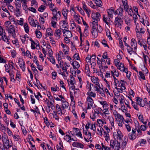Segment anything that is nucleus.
Wrapping results in <instances>:
<instances>
[{
  "instance_id": "obj_1",
  "label": "nucleus",
  "mask_w": 150,
  "mask_h": 150,
  "mask_svg": "<svg viewBox=\"0 0 150 150\" xmlns=\"http://www.w3.org/2000/svg\"><path fill=\"white\" fill-rule=\"evenodd\" d=\"M70 81L69 79L67 80L69 88L70 89L73 90L75 88L74 84L76 83L75 78L72 76H70Z\"/></svg>"
},
{
  "instance_id": "obj_2",
  "label": "nucleus",
  "mask_w": 150,
  "mask_h": 150,
  "mask_svg": "<svg viewBox=\"0 0 150 150\" xmlns=\"http://www.w3.org/2000/svg\"><path fill=\"white\" fill-rule=\"evenodd\" d=\"M114 138L115 140H121L122 138L123 135L122 132L119 130H117L113 133Z\"/></svg>"
},
{
  "instance_id": "obj_3",
  "label": "nucleus",
  "mask_w": 150,
  "mask_h": 150,
  "mask_svg": "<svg viewBox=\"0 0 150 150\" xmlns=\"http://www.w3.org/2000/svg\"><path fill=\"white\" fill-rule=\"evenodd\" d=\"M6 27L8 28L7 30L8 33L11 35L12 36L15 38L16 37V35L14 26L13 25H11L9 27L8 26H6Z\"/></svg>"
},
{
  "instance_id": "obj_4",
  "label": "nucleus",
  "mask_w": 150,
  "mask_h": 150,
  "mask_svg": "<svg viewBox=\"0 0 150 150\" xmlns=\"http://www.w3.org/2000/svg\"><path fill=\"white\" fill-rule=\"evenodd\" d=\"M3 144L6 147V150L8 149H9L12 146V144L10 142L8 138L7 137H4L3 138Z\"/></svg>"
},
{
  "instance_id": "obj_5",
  "label": "nucleus",
  "mask_w": 150,
  "mask_h": 150,
  "mask_svg": "<svg viewBox=\"0 0 150 150\" xmlns=\"http://www.w3.org/2000/svg\"><path fill=\"white\" fill-rule=\"evenodd\" d=\"M121 18L117 16L115 17L114 21L115 25L117 27H119L120 28H121L123 22Z\"/></svg>"
},
{
  "instance_id": "obj_6",
  "label": "nucleus",
  "mask_w": 150,
  "mask_h": 150,
  "mask_svg": "<svg viewBox=\"0 0 150 150\" xmlns=\"http://www.w3.org/2000/svg\"><path fill=\"white\" fill-rule=\"evenodd\" d=\"M86 103L88 104L87 109H90L92 107L94 104L93 99L90 97L88 96L87 97Z\"/></svg>"
},
{
  "instance_id": "obj_7",
  "label": "nucleus",
  "mask_w": 150,
  "mask_h": 150,
  "mask_svg": "<svg viewBox=\"0 0 150 150\" xmlns=\"http://www.w3.org/2000/svg\"><path fill=\"white\" fill-rule=\"evenodd\" d=\"M91 17L92 19L95 20L94 21H100L101 18V16L100 13L98 12L96 13H93L91 14Z\"/></svg>"
},
{
  "instance_id": "obj_8",
  "label": "nucleus",
  "mask_w": 150,
  "mask_h": 150,
  "mask_svg": "<svg viewBox=\"0 0 150 150\" xmlns=\"http://www.w3.org/2000/svg\"><path fill=\"white\" fill-rule=\"evenodd\" d=\"M124 12V11L122 8L121 7H119L116 11H115V15H117L118 17L122 18L123 17V13Z\"/></svg>"
},
{
  "instance_id": "obj_9",
  "label": "nucleus",
  "mask_w": 150,
  "mask_h": 150,
  "mask_svg": "<svg viewBox=\"0 0 150 150\" xmlns=\"http://www.w3.org/2000/svg\"><path fill=\"white\" fill-rule=\"evenodd\" d=\"M115 10L113 7H111L107 10L109 17L112 18L113 17V14L115 15Z\"/></svg>"
},
{
  "instance_id": "obj_10",
  "label": "nucleus",
  "mask_w": 150,
  "mask_h": 150,
  "mask_svg": "<svg viewBox=\"0 0 150 150\" xmlns=\"http://www.w3.org/2000/svg\"><path fill=\"white\" fill-rule=\"evenodd\" d=\"M127 39V37H124L123 39L124 42L125 46L127 47V50L128 52L130 55H131L133 49V48L131 47H130L129 45H128L126 42H125V40H126Z\"/></svg>"
},
{
  "instance_id": "obj_11",
  "label": "nucleus",
  "mask_w": 150,
  "mask_h": 150,
  "mask_svg": "<svg viewBox=\"0 0 150 150\" xmlns=\"http://www.w3.org/2000/svg\"><path fill=\"white\" fill-rule=\"evenodd\" d=\"M117 143H118V141L117 140H111L110 142V146L111 147V148L113 149L115 146V145ZM116 147H117V149L118 148H121L120 147V143H118V144H117V145L116 146Z\"/></svg>"
},
{
  "instance_id": "obj_12",
  "label": "nucleus",
  "mask_w": 150,
  "mask_h": 150,
  "mask_svg": "<svg viewBox=\"0 0 150 150\" xmlns=\"http://www.w3.org/2000/svg\"><path fill=\"white\" fill-rule=\"evenodd\" d=\"M117 68L122 72H127V69L125 67L124 64L123 63H121L120 65H118L117 66Z\"/></svg>"
},
{
  "instance_id": "obj_13",
  "label": "nucleus",
  "mask_w": 150,
  "mask_h": 150,
  "mask_svg": "<svg viewBox=\"0 0 150 150\" xmlns=\"http://www.w3.org/2000/svg\"><path fill=\"white\" fill-rule=\"evenodd\" d=\"M103 20L104 22L107 25H109L110 23V18L107 15L104 14L103 15Z\"/></svg>"
},
{
  "instance_id": "obj_14",
  "label": "nucleus",
  "mask_w": 150,
  "mask_h": 150,
  "mask_svg": "<svg viewBox=\"0 0 150 150\" xmlns=\"http://www.w3.org/2000/svg\"><path fill=\"white\" fill-rule=\"evenodd\" d=\"M28 21L31 25L35 27H36L37 25H38V24H39L38 22L37 21V24H35L34 20L31 16H29V17Z\"/></svg>"
},
{
  "instance_id": "obj_15",
  "label": "nucleus",
  "mask_w": 150,
  "mask_h": 150,
  "mask_svg": "<svg viewBox=\"0 0 150 150\" xmlns=\"http://www.w3.org/2000/svg\"><path fill=\"white\" fill-rule=\"evenodd\" d=\"M131 46L133 48L134 50H135L137 49V44L135 39L132 38L131 40Z\"/></svg>"
},
{
  "instance_id": "obj_16",
  "label": "nucleus",
  "mask_w": 150,
  "mask_h": 150,
  "mask_svg": "<svg viewBox=\"0 0 150 150\" xmlns=\"http://www.w3.org/2000/svg\"><path fill=\"white\" fill-rule=\"evenodd\" d=\"M91 80L93 83L96 84L99 88H100V84L98 82V78H96L95 76H93L91 78Z\"/></svg>"
},
{
  "instance_id": "obj_17",
  "label": "nucleus",
  "mask_w": 150,
  "mask_h": 150,
  "mask_svg": "<svg viewBox=\"0 0 150 150\" xmlns=\"http://www.w3.org/2000/svg\"><path fill=\"white\" fill-rule=\"evenodd\" d=\"M66 135L64 136V139L69 142H71V140L75 141L73 138H71V137L69 135L67 134V133H66Z\"/></svg>"
},
{
  "instance_id": "obj_18",
  "label": "nucleus",
  "mask_w": 150,
  "mask_h": 150,
  "mask_svg": "<svg viewBox=\"0 0 150 150\" xmlns=\"http://www.w3.org/2000/svg\"><path fill=\"white\" fill-rule=\"evenodd\" d=\"M1 37L2 39L6 43H7L8 44H9L10 42L9 41V39H8L6 35V33L5 32H4V34H3V35H1Z\"/></svg>"
},
{
  "instance_id": "obj_19",
  "label": "nucleus",
  "mask_w": 150,
  "mask_h": 150,
  "mask_svg": "<svg viewBox=\"0 0 150 150\" xmlns=\"http://www.w3.org/2000/svg\"><path fill=\"white\" fill-rule=\"evenodd\" d=\"M63 34H64V37L68 38H70L72 36V34L71 32L69 30H66L65 31H64Z\"/></svg>"
},
{
  "instance_id": "obj_20",
  "label": "nucleus",
  "mask_w": 150,
  "mask_h": 150,
  "mask_svg": "<svg viewBox=\"0 0 150 150\" xmlns=\"http://www.w3.org/2000/svg\"><path fill=\"white\" fill-rule=\"evenodd\" d=\"M72 145L74 147H76L81 148H83L84 146L81 143L77 142H74Z\"/></svg>"
},
{
  "instance_id": "obj_21",
  "label": "nucleus",
  "mask_w": 150,
  "mask_h": 150,
  "mask_svg": "<svg viewBox=\"0 0 150 150\" xmlns=\"http://www.w3.org/2000/svg\"><path fill=\"white\" fill-rule=\"evenodd\" d=\"M62 24V27L64 29V30H66L67 29V27L68 26V23L65 21H62L60 22V23Z\"/></svg>"
},
{
  "instance_id": "obj_22",
  "label": "nucleus",
  "mask_w": 150,
  "mask_h": 150,
  "mask_svg": "<svg viewBox=\"0 0 150 150\" xmlns=\"http://www.w3.org/2000/svg\"><path fill=\"white\" fill-rule=\"evenodd\" d=\"M98 22L97 21H93L92 23V30H97Z\"/></svg>"
},
{
  "instance_id": "obj_23",
  "label": "nucleus",
  "mask_w": 150,
  "mask_h": 150,
  "mask_svg": "<svg viewBox=\"0 0 150 150\" xmlns=\"http://www.w3.org/2000/svg\"><path fill=\"white\" fill-rule=\"evenodd\" d=\"M61 34V31L60 29H58L55 30L54 35L57 37H58V39L60 38V36Z\"/></svg>"
},
{
  "instance_id": "obj_24",
  "label": "nucleus",
  "mask_w": 150,
  "mask_h": 150,
  "mask_svg": "<svg viewBox=\"0 0 150 150\" xmlns=\"http://www.w3.org/2000/svg\"><path fill=\"white\" fill-rule=\"evenodd\" d=\"M19 63V65L20 68L22 69V71H25V63L24 61L22 60V62H20L19 60L18 61Z\"/></svg>"
},
{
  "instance_id": "obj_25",
  "label": "nucleus",
  "mask_w": 150,
  "mask_h": 150,
  "mask_svg": "<svg viewBox=\"0 0 150 150\" xmlns=\"http://www.w3.org/2000/svg\"><path fill=\"white\" fill-rule=\"evenodd\" d=\"M68 11L67 9L66 8L63 9L62 11V13L63 15L64 16V18L65 20L67 19V16Z\"/></svg>"
},
{
  "instance_id": "obj_26",
  "label": "nucleus",
  "mask_w": 150,
  "mask_h": 150,
  "mask_svg": "<svg viewBox=\"0 0 150 150\" xmlns=\"http://www.w3.org/2000/svg\"><path fill=\"white\" fill-rule=\"evenodd\" d=\"M111 73L113 76H116L118 77L119 75V72L118 71H116V69H112L111 70Z\"/></svg>"
},
{
  "instance_id": "obj_27",
  "label": "nucleus",
  "mask_w": 150,
  "mask_h": 150,
  "mask_svg": "<svg viewBox=\"0 0 150 150\" xmlns=\"http://www.w3.org/2000/svg\"><path fill=\"white\" fill-rule=\"evenodd\" d=\"M104 131L103 128L100 127L99 128H98L97 129V133L98 135L102 137L103 132Z\"/></svg>"
},
{
  "instance_id": "obj_28",
  "label": "nucleus",
  "mask_w": 150,
  "mask_h": 150,
  "mask_svg": "<svg viewBox=\"0 0 150 150\" xmlns=\"http://www.w3.org/2000/svg\"><path fill=\"white\" fill-rule=\"evenodd\" d=\"M62 108L63 109L67 108L69 106V103L66 101H62Z\"/></svg>"
},
{
  "instance_id": "obj_29",
  "label": "nucleus",
  "mask_w": 150,
  "mask_h": 150,
  "mask_svg": "<svg viewBox=\"0 0 150 150\" xmlns=\"http://www.w3.org/2000/svg\"><path fill=\"white\" fill-rule=\"evenodd\" d=\"M56 108L57 110V112L58 114L62 115V112L61 109L59 105L57 104L56 105Z\"/></svg>"
},
{
  "instance_id": "obj_30",
  "label": "nucleus",
  "mask_w": 150,
  "mask_h": 150,
  "mask_svg": "<svg viewBox=\"0 0 150 150\" xmlns=\"http://www.w3.org/2000/svg\"><path fill=\"white\" fill-rule=\"evenodd\" d=\"M91 33L94 38H96L97 37L98 35L97 30H92Z\"/></svg>"
},
{
  "instance_id": "obj_31",
  "label": "nucleus",
  "mask_w": 150,
  "mask_h": 150,
  "mask_svg": "<svg viewBox=\"0 0 150 150\" xmlns=\"http://www.w3.org/2000/svg\"><path fill=\"white\" fill-rule=\"evenodd\" d=\"M115 119L117 121H123L124 118L123 116L120 115V114H118L115 117Z\"/></svg>"
},
{
  "instance_id": "obj_32",
  "label": "nucleus",
  "mask_w": 150,
  "mask_h": 150,
  "mask_svg": "<svg viewBox=\"0 0 150 150\" xmlns=\"http://www.w3.org/2000/svg\"><path fill=\"white\" fill-rule=\"evenodd\" d=\"M46 33L48 35L52 36L53 35V33L52 29L50 28H48L46 30Z\"/></svg>"
},
{
  "instance_id": "obj_33",
  "label": "nucleus",
  "mask_w": 150,
  "mask_h": 150,
  "mask_svg": "<svg viewBox=\"0 0 150 150\" xmlns=\"http://www.w3.org/2000/svg\"><path fill=\"white\" fill-rule=\"evenodd\" d=\"M106 35L107 36L109 40H112V38L110 31L108 29L106 30Z\"/></svg>"
},
{
  "instance_id": "obj_34",
  "label": "nucleus",
  "mask_w": 150,
  "mask_h": 150,
  "mask_svg": "<svg viewBox=\"0 0 150 150\" xmlns=\"http://www.w3.org/2000/svg\"><path fill=\"white\" fill-rule=\"evenodd\" d=\"M63 49V51L64 54H68V52L69 50V48L68 46L67 45H66L65 47Z\"/></svg>"
},
{
  "instance_id": "obj_35",
  "label": "nucleus",
  "mask_w": 150,
  "mask_h": 150,
  "mask_svg": "<svg viewBox=\"0 0 150 150\" xmlns=\"http://www.w3.org/2000/svg\"><path fill=\"white\" fill-rule=\"evenodd\" d=\"M142 98L139 97H137L136 98V104H137L140 106L141 104Z\"/></svg>"
},
{
  "instance_id": "obj_36",
  "label": "nucleus",
  "mask_w": 150,
  "mask_h": 150,
  "mask_svg": "<svg viewBox=\"0 0 150 150\" xmlns=\"http://www.w3.org/2000/svg\"><path fill=\"white\" fill-rule=\"evenodd\" d=\"M124 85V84L121 83L119 81H118V83H115V88L117 89H119V88H117V86L122 87V86H123Z\"/></svg>"
},
{
  "instance_id": "obj_37",
  "label": "nucleus",
  "mask_w": 150,
  "mask_h": 150,
  "mask_svg": "<svg viewBox=\"0 0 150 150\" xmlns=\"http://www.w3.org/2000/svg\"><path fill=\"white\" fill-rule=\"evenodd\" d=\"M74 15H73V18L75 20L80 19V16L78 14L74 12Z\"/></svg>"
},
{
  "instance_id": "obj_38",
  "label": "nucleus",
  "mask_w": 150,
  "mask_h": 150,
  "mask_svg": "<svg viewBox=\"0 0 150 150\" xmlns=\"http://www.w3.org/2000/svg\"><path fill=\"white\" fill-rule=\"evenodd\" d=\"M80 65L78 62L76 61H74V69H78L79 68Z\"/></svg>"
},
{
  "instance_id": "obj_39",
  "label": "nucleus",
  "mask_w": 150,
  "mask_h": 150,
  "mask_svg": "<svg viewBox=\"0 0 150 150\" xmlns=\"http://www.w3.org/2000/svg\"><path fill=\"white\" fill-rule=\"evenodd\" d=\"M25 31L26 33H28L29 32V28L27 23H25L24 26Z\"/></svg>"
},
{
  "instance_id": "obj_40",
  "label": "nucleus",
  "mask_w": 150,
  "mask_h": 150,
  "mask_svg": "<svg viewBox=\"0 0 150 150\" xmlns=\"http://www.w3.org/2000/svg\"><path fill=\"white\" fill-rule=\"evenodd\" d=\"M147 99L146 98H145L144 100L142 99V101L140 106L142 107H144L146 104H147Z\"/></svg>"
},
{
  "instance_id": "obj_41",
  "label": "nucleus",
  "mask_w": 150,
  "mask_h": 150,
  "mask_svg": "<svg viewBox=\"0 0 150 150\" xmlns=\"http://www.w3.org/2000/svg\"><path fill=\"white\" fill-rule=\"evenodd\" d=\"M130 99V100H131L132 102V106L134 108L136 109V110H139V109L137 107V104H136V103H135V102H133L132 100V99H131L130 98H129Z\"/></svg>"
},
{
  "instance_id": "obj_42",
  "label": "nucleus",
  "mask_w": 150,
  "mask_h": 150,
  "mask_svg": "<svg viewBox=\"0 0 150 150\" xmlns=\"http://www.w3.org/2000/svg\"><path fill=\"white\" fill-rule=\"evenodd\" d=\"M128 137L129 139L131 140H134L136 138L135 135L132 133H129Z\"/></svg>"
},
{
  "instance_id": "obj_43",
  "label": "nucleus",
  "mask_w": 150,
  "mask_h": 150,
  "mask_svg": "<svg viewBox=\"0 0 150 150\" xmlns=\"http://www.w3.org/2000/svg\"><path fill=\"white\" fill-rule=\"evenodd\" d=\"M128 139H125L123 141L122 146V148H124L125 147L126 145L127 144L128 142Z\"/></svg>"
},
{
  "instance_id": "obj_44",
  "label": "nucleus",
  "mask_w": 150,
  "mask_h": 150,
  "mask_svg": "<svg viewBox=\"0 0 150 150\" xmlns=\"http://www.w3.org/2000/svg\"><path fill=\"white\" fill-rule=\"evenodd\" d=\"M88 27H85V29L83 33V36L85 37L87 36L88 35Z\"/></svg>"
},
{
  "instance_id": "obj_45",
  "label": "nucleus",
  "mask_w": 150,
  "mask_h": 150,
  "mask_svg": "<svg viewBox=\"0 0 150 150\" xmlns=\"http://www.w3.org/2000/svg\"><path fill=\"white\" fill-rule=\"evenodd\" d=\"M124 6V9L125 12L127 11L130 8H131V6H129L127 4H127H123Z\"/></svg>"
},
{
  "instance_id": "obj_46",
  "label": "nucleus",
  "mask_w": 150,
  "mask_h": 150,
  "mask_svg": "<svg viewBox=\"0 0 150 150\" xmlns=\"http://www.w3.org/2000/svg\"><path fill=\"white\" fill-rule=\"evenodd\" d=\"M137 115L138 118L139 119V120L141 122H143L144 124L146 125V122H143V115L141 114H140L139 115Z\"/></svg>"
},
{
  "instance_id": "obj_47",
  "label": "nucleus",
  "mask_w": 150,
  "mask_h": 150,
  "mask_svg": "<svg viewBox=\"0 0 150 150\" xmlns=\"http://www.w3.org/2000/svg\"><path fill=\"white\" fill-rule=\"evenodd\" d=\"M97 122L98 123L99 125H101V126H102V125L104 123H106V122L104 120H103L99 119L97 120Z\"/></svg>"
},
{
  "instance_id": "obj_48",
  "label": "nucleus",
  "mask_w": 150,
  "mask_h": 150,
  "mask_svg": "<svg viewBox=\"0 0 150 150\" xmlns=\"http://www.w3.org/2000/svg\"><path fill=\"white\" fill-rule=\"evenodd\" d=\"M46 7L45 6L41 5L38 9V11H39L42 12H43L44 10L45 9Z\"/></svg>"
},
{
  "instance_id": "obj_49",
  "label": "nucleus",
  "mask_w": 150,
  "mask_h": 150,
  "mask_svg": "<svg viewBox=\"0 0 150 150\" xmlns=\"http://www.w3.org/2000/svg\"><path fill=\"white\" fill-rule=\"evenodd\" d=\"M144 28L142 27L140 28V30H139L137 26H136V32L137 33H144L145 31L143 30Z\"/></svg>"
},
{
  "instance_id": "obj_50",
  "label": "nucleus",
  "mask_w": 150,
  "mask_h": 150,
  "mask_svg": "<svg viewBox=\"0 0 150 150\" xmlns=\"http://www.w3.org/2000/svg\"><path fill=\"white\" fill-rule=\"evenodd\" d=\"M12 137L15 141H19L20 139V137L18 135H13Z\"/></svg>"
},
{
  "instance_id": "obj_51",
  "label": "nucleus",
  "mask_w": 150,
  "mask_h": 150,
  "mask_svg": "<svg viewBox=\"0 0 150 150\" xmlns=\"http://www.w3.org/2000/svg\"><path fill=\"white\" fill-rule=\"evenodd\" d=\"M126 12H127L129 15H130L131 16H132L133 13V9L131 7L127 11H126Z\"/></svg>"
},
{
  "instance_id": "obj_52",
  "label": "nucleus",
  "mask_w": 150,
  "mask_h": 150,
  "mask_svg": "<svg viewBox=\"0 0 150 150\" xmlns=\"http://www.w3.org/2000/svg\"><path fill=\"white\" fill-rule=\"evenodd\" d=\"M121 106V108L122 111L125 113L127 112V108H126L125 106L123 105H122Z\"/></svg>"
},
{
  "instance_id": "obj_53",
  "label": "nucleus",
  "mask_w": 150,
  "mask_h": 150,
  "mask_svg": "<svg viewBox=\"0 0 150 150\" xmlns=\"http://www.w3.org/2000/svg\"><path fill=\"white\" fill-rule=\"evenodd\" d=\"M102 111L103 114L105 115V116H107L106 115H108L109 114V112L108 108H105L102 110Z\"/></svg>"
},
{
  "instance_id": "obj_54",
  "label": "nucleus",
  "mask_w": 150,
  "mask_h": 150,
  "mask_svg": "<svg viewBox=\"0 0 150 150\" xmlns=\"http://www.w3.org/2000/svg\"><path fill=\"white\" fill-rule=\"evenodd\" d=\"M35 34H36V37L38 38H40L41 36V33L39 30H37L35 31Z\"/></svg>"
},
{
  "instance_id": "obj_55",
  "label": "nucleus",
  "mask_w": 150,
  "mask_h": 150,
  "mask_svg": "<svg viewBox=\"0 0 150 150\" xmlns=\"http://www.w3.org/2000/svg\"><path fill=\"white\" fill-rule=\"evenodd\" d=\"M90 118L93 121H94L96 117L97 116L96 114L94 113L93 112L92 114L90 115Z\"/></svg>"
},
{
  "instance_id": "obj_56",
  "label": "nucleus",
  "mask_w": 150,
  "mask_h": 150,
  "mask_svg": "<svg viewBox=\"0 0 150 150\" xmlns=\"http://www.w3.org/2000/svg\"><path fill=\"white\" fill-rule=\"evenodd\" d=\"M88 94L89 95V96L90 97L91 96L93 98H95L96 96V93L92 92L89 91L88 92Z\"/></svg>"
},
{
  "instance_id": "obj_57",
  "label": "nucleus",
  "mask_w": 150,
  "mask_h": 150,
  "mask_svg": "<svg viewBox=\"0 0 150 150\" xmlns=\"http://www.w3.org/2000/svg\"><path fill=\"white\" fill-rule=\"evenodd\" d=\"M40 18L39 19V21L40 23H42V24H44L45 23L44 18L42 17V16L41 15H40Z\"/></svg>"
},
{
  "instance_id": "obj_58",
  "label": "nucleus",
  "mask_w": 150,
  "mask_h": 150,
  "mask_svg": "<svg viewBox=\"0 0 150 150\" xmlns=\"http://www.w3.org/2000/svg\"><path fill=\"white\" fill-rule=\"evenodd\" d=\"M23 18H21L20 20H17V23L21 25H22L23 24Z\"/></svg>"
},
{
  "instance_id": "obj_59",
  "label": "nucleus",
  "mask_w": 150,
  "mask_h": 150,
  "mask_svg": "<svg viewBox=\"0 0 150 150\" xmlns=\"http://www.w3.org/2000/svg\"><path fill=\"white\" fill-rule=\"evenodd\" d=\"M52 9V10H51L52 11V13L53 16H55V14L57 13L58 9L57 8L55 7L54 9Z\"/></svg>"
},
{
  "instance_id": "obj_60",
  "label": "nucleus",
  "mask_w": 150,
  "mask_h": 150,
  "mask_svg": "<svg viewBox=\"0 0 150 150\" xmlns=\"http://www.w3.org/2000/svg\"><path fill=\"white\" fill-rule=\"evenodd\" d=\"M100 88V89L98 92L101 94L102 96H104L105 95L104 94V90L103 89V88H101V87Z\"/></svg>"
},
{
  "instance_id": "obj_61",
  "label": "nucleus",
  "mask_w": 150,
  "mask_h": 150,
  "mask_svg": "<svg viewBox=\"0 0 150 150\" xmlns=\"http://www.w3.org/2000/svg\"><path fill=\"white\" fill-rule=\"evenodd\" d=\"M9 75L11 76V81L13 82L15 81V80L14 78V75L11 73H9Z\"/></svg>"
},
{
  "instance_id": "obj_62",
  "label": "nucleus",
  "mask_w": 150,
  "mask_h": 150,
  "mask_svg": "<svg viewBox=\"0 0 150 150\" xmlns=\"http://www.w3.org/2000/svg\"><path fill=\"white\" fill-rule=\"evenodd\" d=\"M139 73L141 78L143 80H145V77L144 75V74H143L142 72L141 71H140Z\"/></svg>"
},
{
  "instance_id": "obj_63",
  "label": "nucleus",
  "mask_w": 150,
  "mask_h": 150,
  "mask_svg": "<svg viewBox=\"0 0 150 150\" xmlns=\"http://www.w3.org/2000/svg\"><path fill=\"white\" fill-rule=\"evenodd\" d=\"M5 32V30H4L2 27L0 26V35H2L4 34V33Z\"/></svg>"
},
{
  "instance_id": "obj_64",
  "label": "nucleus",
  "mask_w": 150,
  "mask_h": 150,
  "mask_svg": "<svg viewBox=\"0 0 150 150\" xmlns=\"http://www.w3.org/2000/svg\"><path fill=\"white\" fill-rule=\"evenodd\" d=\"M47 59L50 60V61L52 62L53 64H55V60L53 57L52 58H48V57H47Z\"/></svg>"
}]
</instances>
